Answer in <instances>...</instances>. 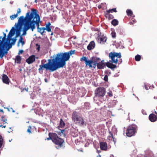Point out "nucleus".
Here are the masks:
<instances>
[{
  "instance_id": "55",
  "label": "nucleus",
  "mask_w": 157,
  "mask_h": 157,
  "mask_svg": "<svg viewBox=\"0 0 157 157\" xmlns=\"http://www.w3.org/2000/svg\"><path fill=\"white\" fill-rule=\"evenodd\" d=\"M2 127V128H5L6 127V125L3 126V125H0V127Z\"/></svg>"
},
{
  "instance_id": "30",
  "label": "nucleus",
  "mask_w": 157,
  "mask_h": 157,
  "mask_svg": "<svg viewBox=\"0 0 157 157\" xmlns=\"http://www.w3.org/2000/svg\"><path fill=\"white\" fill-rule=\"evenodd\" d=\"M118 21L116 19H113L111 21L112 24L114 26H116L118 24Z\"/></svg>"
},
{
  "instance_id": "48",
  "label": "nucleus",
  "mask_w": 157,
  "mask_h": 157,
  "mask_svg": "<svg viewBox=\"0 0 157 157\" xmlns=\"http://www.w3.org/2000/svg\"><path fill=\"white\" fill-rule=\"evenodd\" d=\"M21 12V10L20 8H18L17 9V12L16 14H17L18 15V14L20 13Z\"/></svg>"
},
{
  "instance_id": "62",
  "label": "nucleus",
  "mask_w": 157,
  "mask_h": 157,
  "mask_svg": "<svg viewBox=\"0 0 157 157\" xmlns=\"http://www.w3.org/2000/svg\"><path fill=\"white\" fill-rule=\"evenodd\" d=\"M53 34V33H52H52H51V35H52Z\"/></svg>"
},
{
  "instance_id": "59",
  "label": "nucleus",
  "mask_w": 157,
  "mask_h": 157,
  "mask_svg": "<svg viewBox=\"0 0 157 157\" xmlns=\"http://www.w3.org/2000/svg\"><path fill=\"white\" fill-rule=\"evenodd\" d=\"M21 43L22 45H23V44H24L25 42H24V41H22Z\"/></svg>"
},
{
  "instance_id": "9",
  "label": "nucleus",
  "mask_w": 157,
  "mask_h": 157,
  "mask_svg": "<svg viewBox=\"0 0 157 157\" xmlns=\"http://www.w3.org/2000/svg\"><path fill=\"white\" fill-rule=\"evenodd\" d=\"M109 57L111 59L109 60L111 63L117 64L118 62L117 58H121V56L120 53L110 52L109 53Z\"/></svg>"
},
{
  "instance_id": "42",
  "label": "nucleus",
  "mask_w": 157,
  "mask_h": 157,
  "mask_svg": "<svg viewBox=\"0 0 157 157\" xmlns=\"http://www.w3.org/2000/svg\"><path fill=\"white\" fill-rule=\"evenodd\" d=\"M107 94L108 95L109 97H112L113 96L112 92L111 90H109L108 92L107 93Z\"/></svg>"
},
{
  "instance_id": "26",
  "label": "nucleus",
  "mask_w": 157,
  "mask_h": 157,
  "mask_svg": "<svg viewBox=\"0 0 157 157\" xmlns=\"http://www.w3.org/2000/svg\"><path fill=\"white\" fill-rule=\"evenodd\" d=\"M15 62L17 63H21V58L19 55L17 56L15 58Z\"/></svg>"
},
{
  "instance_id": "16",
  "label": "nucleus",
  "mask_w": 157,
  "mask_h": 157,
  "mask_svg": "<svg viewBox=\"0 0 157 157\" xmlns=\"http://www.w3.org/2000/svg\"><path fill=\"white\" fill-rule=\"evenodd\" d=\"M35 56L32 55L30 56L26 60V62L29 64H30L35 60Z\"/></svg>"
},
{
  "instance_id": "21",
  "label": "nucleus",
  "mask_w": 157,
  "mask_h": 157,
  "mask_svg": "<svg viewBox=\"0 0 157 157\" xmlns=\"http://www.w3.org/2000/svg\"><path fill=\"white\" fill-rule=\"evenodd\" d=\"M100 148L101 150L105 151L107 148V145L105 142H100Z\"/></svg>"
},
{
  "instance_id": "49",
  "label": "nucleus",
  "mask_w": 157,
  "mask_h": 157,
  "mask_svg": "<svg viewBox=\"0 0 157 157\" xmlns=\"http://www.w3.org/2000/svg\"><path fill=\"white\" fill-rule=\"evenodd\" d=\"M24 51L22 50H20L18 52V54H22Z\"/></svg>"
},
{
  "instance_id": "56",
  "label": "nucleus",
  "mask_w": 157,
  "mask_h": 157,
  "mask_svg": "<svg viewBox=\"0 0 157 157\" xmlns=\"http://www.w3.org/2000/svg\"><path fill=\"white\" fill-rule=\"evenodd\" d=\"M64 46H65V47L66 48H67V47H69V46H67V43H66V45H64Z\"/></svg>"
},
{
  "instance_id": "8",
  "label": "nucleus",
  "mask_w": 157,
  "mask_h": 157,
  "mask_svg": "<svg viewBox=\"0 0 157 157\" xmlns=\"http://www.w3.org/2000/svg\"><path fill=\"white\" fill-rule=\"evenodd\" d=\"M138 128L135 124H132L128 126L126 130V134L128 137L133 136L136 132Z\"/></svg>"
},
{
  "instance_id": "23",
  "label": "nucleus",
  "mask_w": 157,
  "mask_h": 157,
  "mask_svg": "<svg viewBox=\"0 0 157 157\" xmlns=\"http://www.w3.org/2000/svg\"><path fill=\"white\" fill-rule=\"evenodd\" d=\"M95 46L94 42L93 41H91L87 46V49H93Z\"/></svg>"
},
{
  "instance_id": "22",
  "label": "nucleus",
  "mask_w": 157,
  "mask_h": 157,
  "mask_svg": "<svg viewBox=\"0 0 157 157\" xmlns=\"http://www.w3.org/2000/svg\"><path fill=\"white\" fill-rule=\"evenodd\" d=\"M9 50H0V58H2L6 56L8 53V52Z\"/></svg>"
},
{
  "instance_id": "54",
  "label": "nucleus",
  "mask_w": 157,
  "mask_h": 157,
  "mask_svg": "<svg viewBox=\"0 0 157 157\" xmlns=\"http://www.w3.org/2000/svg\"><path fill=\"white\" fill-rule=\"evenodd\" d=\"M145 88L146 90H148V89H149L148 87L146 85H145Z\"/></svg>"
},
{
  "instance_id": "4",
  "label": "nucleus",
  "mask_w": 157,
  "mask_h": 157,
  "mask_svg": "<svg viewBox=\"0 0 157 157\" xmlns=\"http://www.w3.org/2000/svg\"><path fill=\"white\" fill-rule=\"evenodd\" d=\"M32 12H28L26 14L25 17H24L23 16H21L18 20V23L17 24H19V25L21 26L24 23V25H29L31 20L32 19L33 17V9H31Z\"/></svg>"
},
{
  "instance_id": "38",
  "label": "nucleus",
  "mask_w": 157,
  "mask_h": 157,
  "mask_svg": "<svg viewBox=\"0 0 157 157\" xmlns=\"http://www.w3.org/2000/svg\"><path fill=\"white\" fill-rule=\"evenodd\" d=\"M111 35L113 38H116V34L114 31H113L111 33Z\"/></svg>"
},
{
  "instance_id": "44",
  "label": "nucleus",
  "mask_w": 157,
  "mask_h": 157,
  "mask_svg": "<svg viewBox=\"0 0 157 157\" xmlns=\"http://www.w3.org/2000/svg\"><path fill=\"white\" fill-rule=\"evenodd\" d=\"M136 20H135V19H134V20H132V21H130L129 22V24L130 25H133V24L134 23H135L136 22Z\"/></svg>"
},
{
  "instance_id": "6",
  "label": "nucleus",
  "mask_w": 157,
  "mask_h": 157,
  "mask_svg": "<svg viewBox=\"0 0 157 157\" xmlns=\"http://www.w3.org/2000/svg\"><path fill=\"white\" fill-rule=\"evenodd\" d=\"M3 36H0V49H10L12 46L6 38V34L3 32Z\"/></svg>"
},
{
  "instance_id": "33",
  "label": "nucleus",
  "mask_w": 157,
  "mask_h": 157,
  "mask_svg": "<svg viewBox=\"0 0 157 157\" xmlns=\"http://www.w3.org/2000/svg\"><path fill=\"white\" fill-rule=\"evenodd\" d=\"M55 134V133H49L48 134V136H49V137L47 138L46 139L48 140H49L50 139L52 140V141L53 140V135H54V134Z\"/></svg>"
},
{
  "instance_id": "51",
  "label": "nucleus",
  "mask_w": 157,
  "mask_h": 157,
  "mask_svg": "<svg viewBox=\"0 0 157 157\" xmlns=\"http://www.w3.org/2000/svg\"><path fill=\"white\" fill-rule=\"evenodd\" d=\"M8 110L9 111H11V110H12V112H13V113L15 112V111H14V110L13 109V108H10V109H8Z\"/></svg>"
},
{
  "instance_id": "58",
  "label": "nucleus",
  "mask_w": 157,
  "mask_h": 157,
  "mask_svg": "<svg viewBox=\"0 0 157 157\" xmlns=\"http://www.w3.org/2000/svg\"><path fill=\"white\" fill-rule=\"evenodd\" d=\"M0 112H2V113H3H3H4V111H3V109H0Z\"/></svg>"
},
{
  "instance_id": "25",
  "label": "nucleus",
  "mask_w": 157,
  "mask_h": 157,
  "mask_svg": "<svg viewBox=\"0 0 157 157\" xmlns=\"http://www.w3.org/2000/svg\"><path fill=\"white\" fill-rule=\"evenodd\" d=\"M126 12L127 13V14L128 16H130L133 17H135V16L133 15V12L131 11V10H127Z\"/></svg>"
},
{
  "instance_id": "45",
  "label": "nucleus",
  "mask_w": 157,
  "mask_h": 157,
  "mask_svg": "<svg viewBox=\"0 0 157 157\" xmlns=\"http://www.w3.org/2000/svg\"><path fill=\"white\" fill-rule=\"evenodd\" d=\"M104 80L105 81H107L108 80V77L107 75H105L104 77Z\"/></svg>"
},
{
  "instance_id": "31",
  "label": "nucleus",
  "mask_w": 157,
  "mask_h": 157,
  "mask_svg": "<svg viewBox=\"0 0 157 157\" xmlns=\"http://www.w3.org/2000/svg\"><path fill=\"white\" fill-rule=\"evenodd\" d=\"M108 13H113V12H114L115 13H116L117 12V11L116 9V8L109 9V10H107L106 11Z\"/></svg>"
},
{
  "instance_id": "19",
  "label": "nucleus",
  "mask_w": 157,
  "mask_h": 157,
  "mask_svg": "<svg viewBox=\"0 0 157 157\" xmlns=\"http://www.w3.org/2000/svg\"><path fill=\"white\" fill-rule=\"evenodd\" d=\"M149 119L151 122H155L157 120V116L153 113H151L149 115Z\"/></svg>"
},
{
  "instance_id": "17",
  "label": "nucleus",
  "mask_w": 157,
  "mask_h": 157,
  "mask_svg": "<svg viewBox=\"0 0 157 157\" xmlns=\"http://www.w3.org/2000/svg\"><path fill=\"white\" fill-rule=\"evenodd\" d=\"M2 80L3 82L6 84L9 85L10 83V79L7 75L5 74H3L2 75Z\"/></svg>"
},
{
  "instance_id": "52",
  "label": "nucleus",
  "mask_w": 157,
  "mask_h": 157,
  "mask_svg": "<svg viewBox=\"0 0 157 157\" xmlns=\"http://www.w3.org/2000/svg\"><path fill=\"white\" fill-rule=\"evenodd\" d=\"M113 139V142H114V143H115L116 141V138L113 137L112 138V139Z\"/></svg>"
},
{
  "instance_id": "47",
  "label": "nucleus",
  "mask_w": 157,
  "mask_h": 157,
  "mask_svg": "<svg viewBox=\"0 0 157 157\" xmlns=\"http://www.w3.org/2000/svg\"><path fill=\"white\" fill-rule=\"evenodd\" d=\"M31 127L30 126H29L28 127V128L27 129V132H29V133H31Z\"/></svg>"
},
{
  "instance_id": "39",
  "label": "nucleus",
  "mask_w": 157,
  "mask_h": 157,
  "mask_svg": "<svg viewBox=\"0 0 157 157\" xmlns=\"http://www.w3.org/2000/svg\"><path fill=\"white\" fill-rule=\"evenodd\" d=\"M18 16L17 14H14L10 16V18L11 20H13Z\"/></svg>"
},
{
  "instance_id": "18",
  "label": "nucleus",
  "mask_w": 157,
  "mask_h": 157,
  "mask_svg": "<svg viewBox=\"0 0 157 157\" xmlns=\"http://www.w3.org/2000/svg\"><path fill=\"white\" fill-rule=\"evenodd\" d=\"M30 29L31 30V26L29 25H24L23 31V33L22 34V36H24L26 35L27 31L29 29Z\"/></svg>"
},
{
  "instance_id": "28",
  "label": "nucleus",
  "mask_w": 157,
  "mask_h": 157,
  "mask_svg": "<svg viewBox=\"0 0 157 157\" xmlns=\"http://www.w3.org/2000/svg\"><path fill=\"white\" fill-rule=\"evenodd\" d=\"M116 48H117L123 49L124 48V46L122 44L121 42L116 44Z\"/></svg>"
},
{
  "instance_id": "11",
  "label": "nucleus",
  "mask_w": 157,
  "mask_h": 157,
  "mask_svg": "<svg viewBox=\"0 0 157 157\" xmlns=\"http://www.w3.org/2000/svg\"><path fill=\"white\" fill-rule=\"evenodd\" d=\"M106 90L104 87L97 88L95 90V96L97 97H103L105 95Z\"/></svg>"
},
{
  "instance_id": "24",
  "label": "nucleus",
  "mask_w": 157,
  "mask_h": 157,
  "mask_svg": "<svg viewBox=\"0 0 157 157\" xmlns=\"http://www.w3.org/2000/svg\"><path fill=\"white\" fill-rule=\"evenodd\" d=\"M51 24L50 22H48L45 25V30L47 31L48 32H50L51 31V28L50 26Z\"/></svg>"
},
{
  "instance_id": "63",
  "label": "nucleus",
  "mask_w": 157,
  "mask_h": 157,
  "mask_svg": "<svg viewBox=\"0 0 157 157\" xmlns=\"http://www.w3.org/2000/svg\"><path fill=\"white\" fill-rule=\"evenodd\" d=\"M121 61H120V63H121L122 61V59H121Z\"/></svg>"
},
{
  "instance_id": "37",
  "label": "nucleus",
  "mask_w": 157,
  "mask_h": 157,
  "mask_svg": "<svg viewBox=\"0 0 157 157\" xmlns=\"http://www.w3.org/2000/svg\"><path fill=\"white\" fill-rule=\"evenodd\" d=\"M1 121H3L5 123H7L6 121H7V118L5 117V116H2V119Z\"/></svg>"
},
{
  "instance_id": "53",
  "label": "nucleus",
  "mask_w": 157,
  "mask_h": 157,
  "mask_svg": "<svg viewBox=\"0 0 157 157\" xmlns=\"http://www.w3.org/2000/svg\"><path fill=\"white\" fill-rule=\"evenodd\" d=\"M36 46H38V47L36 48V49H40V45H38V44H36Z\"/></svg>"
},
{
  "instance_id": "40",
  "label": "nucleus",
  "mask_w": 157,
  "mask_h": 157,
  "mask_svg": "<svg viewBox=\"0 0 157 157\" xmlns=\"http://www.w3.org/2000/svg\"><path fill=\"white\" fill-rule=\"evenodd\" d=\"M23 38L21 36L20 37V38L19 40L17 43V46H19L20 44V43H21L22 41H23Z\"/></svg>"
},
{
  "instance_id": "7",
  "label": "nucleus",
  "mask_w": 157,
  "mask_h": 157,
  "mask_svg": "<svg viewBox=\"0 0 157 157\" xmlns=\"http://www.w3.org/2000/svg\"><path fill=\"white\" fill-rule=\"evenodd\" d=\"M106 66L107 67L111 69L116 68L117 66L116 65L113 64L110 62L105 63L104 60H101L98 63L97 67L98 69H102L104 68Z\"/></svg>"
},
{
  "instance_id": "50",
  "label": "nucleus",
  "mask_w": 157,
  "mask_h": 157,
  "mask_svg": "<svg viewBox=\"0 0 157 157\" xmlns=\"http://www.w3.org/2000/svg\"><path fill=\"white\" fill-rule=\"evenodd\" d=\"M117 31L118 32H121L123 31L122 29H121V28H119L117 29Z\"/></svg>"
},
{
  "instance_id": "41",
  "label": "nucleus",
  "mask_w": 157,
  "mask_h": 157,
  "mask_svg": "<svg viewBox=\"0 0 157 157\" xmlns=\"http://www.w3.org/2000/svg\"><path fill=\"white\" fill-rule=\"evenodd\" d=\"M3 143V140L1 136L0 135V148L1 147Z\"/></svg>"
},
{
  "instance_id": "32",
  "label": "nucleus",
  "mask_w": 157,
  "mask_h": 157,
  "mask_svg": "<svg viewBox=\"0 0 157 157\" xmlns=\"http://www.w3.org/2000/svg\"><path fill=\"white\" fill-rule=\"evenodd\" d=\"M65 129L60 130L59 131V134L61 136H63L64 137H65L66 136V135L64 133Z\"/></svg>"
},
{
  "instance_id": "20",
  "label": "nucleus",
  "mask_w": 157,
  "mask_h": 157,
  "mask_svg": "<svg viewBox=\"0 0 157 157\" xmlns=\"http://www.w3.org/2000/svg\"><path fill=\"white\" fill-rule=\"evenodd\" d=\"M15 26L17 28L16 29V37L20 36L21 34V26L19 25V24H15Z\"/></svg>"
},
{
  "instance_id": "64",
  "label": "nucleus",
  "mask_w": 157,
  "mask_h": 157,
  "mask_svg": "<svg viewBox=\"0 0 157 157\" xmlns=\"http://www.w3.org/2000/svg\"><path fill=\"white\" fill-rule=\"evenodd\" d=\"M36 2V0H35V1Z\"/></svg>"
},
{
  "instance_id": "15",
  "label": "nucleus",
  "mask_w": 157,
  "mask_h": 157,
  "mask_svg": "<svg viewBox=\"0 0 157 157\" xmlns=\"http://www.w3.org/2000/svg\"><path fill=\"white\" fill-rule=\"evenodd\" d=\"M81 61H85L86 66H89V67H92V65H90V63H91L92 61L89 60H88L86 57L83 56L81 58Z\"/></svg>"
},
{
  "instance_id": "3",
  "label": "nucleus",
  "mask_w": 157,
  "mask_h": 157,
  "mask_svg": "<svg viewBox=\"0 0 157 157\" xmlns=\"http://www.w3.org/2000/svg\"><path fill=\"white\" fill-rule=\"evenodd\" d=\"M33 17L31 20L29 25L31 26V30L33 31L36 28L35 25L37 26V29L39 28L40 22V18L39 15L37 13V10L33 9Z\"/></svg>"
},
{
  "instance_id": "57",
  "label": "nucleus",
  "mask_w": 157,
  "mask_h": 157,
  "mask_svg": "<svg viewBox=\"0 0 157 157\" xmlns=\"http://www.w3.org/2000/svg\"><path fill=\"white\" fill-rule=\"evenodd\" d=\"M25 90L27 92H28V88H27V89L26 88H24L23 89V90Z\"/></svg>"
},
{
  "instance_id": "1",
  "label": "nucleus",
  "mask_w": 157,
  "mask_h": 157,
  "mask_svg": "<svg viewBox=\"0 0 157 157\" xmlns=\"http://www.w3.org/2000/svg\"><path fill=\"white\" fill-rule=\"evenodd\" d=\"M48 61L46 63L42 62L41 64L39 65L38 70L40 73L42 74L44 69L46 71L49 70L50 72H53L62 68L56 56L52 59H48Z\"/></svg>"
},
{
  "instance_id": "36",
  "label": "nucleus",
  "mask_w": 157,
  "mask_h": 157,
  "mask_svg": "<svg viewBox=\"0 0 157 157\" xmlns=\"http://www.w3.org/2000/svg\"><path fill=\"white\" fill-rule=\"evenodd\" d=\"M109 134L108 137L109 139V140H112V138L113 137V134L110 131H109Z\"/></svg>"
},
{
  "instance_id": "10",
  "label": "nucleus",
  "mask_w": 157,
  "mask_h": 157,
  "mask_svg": "<svg viewBox=\"0 0 157 157\" xmlns=\"http://www.w3.org/2000/svg\"><path fill=\"white\" fill-rule=\"evenodd\" d=\"M52 142L56 145L58 146L59 147H61L63 146V144L64 142V140L58 137L56 134L55 133L53 135Z\"/></svg>"
},
{
  "instance_id": "43",
  "label": "nucleus",
  "mask_w": 157,
  "mask_h": 157,
  "mask_svg": "<svg viewBox=\"0 0 157 157\" xmlns=\"http://www.w3.org/2000/svg\"><path fill=\"white\" fill-rule=\"evenodd\" d=\"M12 40V42L10 43L11 44V45H13L15 43L16 41V39H12L11 40Z\"/></svg>"
},
{
  "instance_id": "27",
  "label": "nucleus",
  "mask_w": 157,
  "mask_h": 157,
  "mask_svg": "<svg viewBox=\"0 0 157 157\" xmlns=\"http://www.w3.org/2000/svg\"><path fill=\"white\" fill-rule=\"evenodd\" d=\"M37 31L40 33L41 35H43V34L44 33L45 30V27H40L37 29Z\"/></svg>"
},
{
  "instance_id": "61",
  "label": "nucleus",
  "mask_w": 157,
  "mask_h": 157,
  "mask_svg": "<svg viewBox=\"0 0 157 157\" xmlns=\"http://www.w3.org/2000/svg\"><path fill=\"white\" fill-rule=\"evenodd\" d=\"M155 113L156 114V116H157V112L156 111H155Z\"/></svg>"
},
{
  "instance_id": "60",
  "label": "nucleus",
  "mask_w": 157,
  "mask_h": 157,
  "mask_svg": "<svg viewBox=\"0 0 157 157\" xmlns=\"http://www.w3.org/2000/svg\"><path fill=\"white\" fill-rule=\"evenodd\" d=\"M101 6L100 5H99L98 6V8H99V9H100L101 8Z\"/></svg>"
},
{
  "instance_id": "5",
  "label": "nucleus",
  "mask_w": 157,
  "mask_h": 157,
  "mask_svg": "<svg viewBox=\"0 0 157 157\" xmlns=\"http://www.w3.org/2000/svg\"><path fill=\"white\" fill-rule=\"evenodd\" d=\"M72 119L75 124L81 127L86 126V123L83 118L78 115L76 111H74L72 116Z\"/></svg>"
},
{
  "instance_id": "14",
  "label": "nucleus",
  "mask_w": 157,
  "mask_h": 157,
  "mask_svg": "<svg viewBox=\"0 0 157 157\" xmlns=\"http://www.w3.org/2000/svg\"><path fill=\"white\" fill-rule=\"evenodd\" d=\"M16 31V29L13 27L9 32L7 40L9 42L11 40L12 37L14 35Z\"/></svg>"
},
{
  "instance_id": "29",
  "label": "nucleus",
  "mask_w": 157,
  "mask_h": 157,
  "mask_svg": "<svg viewBox=\"0 0 157 157\" xmlns=\"http://www.w3.org/2000/svg\"><path fill=\"white\" fill-rule=\"evenodd\" d=\"M90 108V104L88 102L85 103L83 107L84 109L88 110Z\"/></svg>"
},
{
  "instance_id": "12",
  "label": "nucleus",
  "mask_w": 157,
  "mask_h": 157,
  "mask_svg": "<svg viewBox=\"0 0 157 157\" xmlns=\"http://www.w3.org/2000/svg\"><path fill=\"white\" fill-rule=\"evenodd\" d=\"M92 61L91 63H90V65L93 63V66H92V67L95 68L96 66H97L98 63V62L101 61V59L99 58L94 57L92 58V60H90Z\"/></svg>"
},
{
  "instance_id": "34",
  "label": "nucleus",
  "mask_w": 157,
  "mask_h": 157,
  "mask_svg": "<svg viewBox=\"0 0 157 157\" xmlns=\"http://www.w3.org/2000/svg\"><path fill=\"white\" fill-rule=\"evenodd\" d=\"M141 58V56L139 55H137L135 56V59L136 61H140Z\"/></svg>"
},
{
  "instance_id": "46",
  "label": "nucleus",
  "mask_w": 157,
  "mask_h": 157,
  "mask_svg": "<svg viewBox=\"0 0 157 157\" xmlns=\"http://www.w3.org/2000/svg\"><path fill=\"white\" fill-rule=\"evenodd\" d=\"M114 18V17L112 15L109 14V19H112Z\"/></svg>"
},
{
  "instance_id": "35",
  "label": "nucleus",
  "mask_w": 157,
  "mask_h": 157,
  "mask_svg": "<svg viewBox=\"0 0 157 157\" xmlns=\"http://www.w3.org/2000/svg\"><path fill=\"white\" fill-rule=\"evenodd\" d=\"M65 124L64 122L63 121L62 119H61L60 120V124L59 126L61 127H63L65 126Z\"/></svg>"
},
{
  "instance_id": "13",
  "label": "nucleus",
  "mask_w": 157,
  "mask_h": 157,
  "mask_svg": "<svg viewBox=\"0 0 157 157\" xmlns=\"http://www.w3.org/2000/svg\"><path fill=\"white\" fill-rule=\"evenodd\" d=\"M107 38L104 35L101 36L100 37L98 36L97 37L96 40L98 43L100 44H104L106 41Z\"/></svg>"
},
{
  "instance_id": "2",
  "label": "nucleus",
  "mask_w": 157,
  "mask_h": 157,
  "mask_svg": "<svg viewBox=\"0 0 157 157\" xmlns=\"http://www.w3.org/2000/svg\"><path fill=\"white\" fill-rule=\"evenodd\" d=\"M75 50H71L69 52L64 53H58L56 56L61 67H63L66 64V61L68 60L70 58V56L74 54Z\"/></svg>"
}]
</instances>
